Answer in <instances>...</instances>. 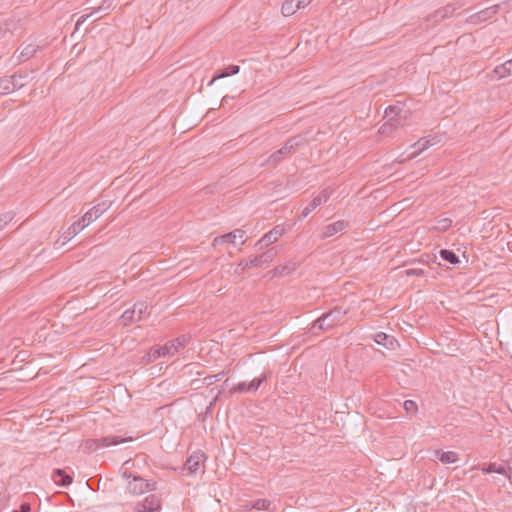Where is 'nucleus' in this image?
Returning <instances> with one entry per match:
<instances>
[{
    "mask_svg": "<svg viewBox=\"0 0 512 512\" xmlns=\"http://www.w3.org/2000/svg\"><path fill=\"white\" fill-rule=\"evenodd\" d=\"M430 140H427L425 138L420 139L417 143L414 144V147L417 148V150L414 152V155L419 154L423 150L427 149L429 146H431Z\"/></svg>",
    "mask_w": 512,
    "mask_h": 512,
    "instance_id": "nucleus-34",
    "label": "nucleus"
},
{
    "mask_svg": "<svg viewBox=\"0 0 512 512\" xmlns=\"http://www.w3.org/2000/svg\"><path fill=\"white\" fill-rule=\"evenodd\" d=\"M266 379H267V374L263 373L259 377L254 378L252 381H250L248 383V389H250V392H256L259 389L260 385L264 381H266Z\"/></svg>",
    "mask_w": 512,
    "mask_h": 512,
    "instance_id": "nucleus-31",
    "label": "nucleus"
},
{
    "mask_svg": "<svg viewBox=\"0 0 512 512\" xmlns=\"http://www.w3.org/2000/svg\"><path fill=\"white\" fill-rule=\"evenodd\" d=\"M253 268L252 264L249 263V259H242L236 266L234 273L236 275L243 274L247 269Z\"/></svg>",
    "mask_w": 512,
    "mask_h": 512,
    "instance_id": "nucleus-33",
    "label": "nucleus"
},
{
    "mask_svg": "<svg viewBox=\"0 0 512 512\" xmlns=\"http://www.w3.org/2000/svg\"><path fill=\"white\" fill-rule=\"evenodd\" d=\"M206 460V455L202 451L192 453L185 462L184 470L190 475H194L200 469L201 463Z\"/></svg>",
    "mask_w": 512,
    "mask_h": 512,
    "instance_id": "nucleus-9",
    "label": "nucleus"
},
{
    "mask_svg": "<svg viewBox=\"0 0 512 512\" xmlns=\"http://www.w3.org/2000/svg\"><path fill=\"white\" fill-rule=\"evenodd\" d=\"M312 0H296L298 4L301 5L302 8H305L311 3Z\"/></svg>",
    "mask_w": 512,
    "mask_h": 512,
    "instance_id": "nucleus-49",
    "label": "nucleus"
},
{
    "mask_svg": "<svg viewBox=\"0 0 512 512\" xmlns=\"http://www.w3.org/2000/svg\"><path fill=\"white\" fill-rule=\"evenodd\" d=\"M321 205V200L312 199L311 202L302 210L299 219L306 218L313 210H315L318 206Z\"/></svg>",
    "mask_w": 512,
    "mask_h": 512,
    "instance_id": "nucleus-30",
    "label": "nucleus"
},
{
    "mask_svg": "<svg viewBox=\"0 0 512 512\" xmlns=\"http://www.w3.org/2000/svg\"><path fill=\"white\" fill-rule=\"evenodd\" d=\"M483 474L490 473H498V474H506V468L503 465H498L496 463H489L480 468Z\"/></svg>",
    "mask_w": 512,
    "mask_h": 512,
    "instance_id": "nucleus-28",
    "label": "nucleus"
},
{
    "mask_svg": "<svg viewBox=\"0 0 512 512\" xmlns=\"http://www.w3.org/2000/svg\"><path fill=\"white\" fill-rule=\"evenodd\" d=\"M156 489V482L152 480H145L141 476H133V479L130 480L127 484V491L132 495H142L149 491H154Z\"/></svg>",
    "mask_w": 512,
    "mask_h": 512,
    "instance_id": "nucleus-6",
    "label": "nucleus"
},
{
    "mask_svg": "<svg viewBox=\"0 0 512 512\" xmlns=\"http://www.w3.org/2000/svg\"><path fill=\"white\" fill-rule=\"evenodd\" d=\"M301 8V5L296 0H285L282 4L281 12L284 16H291Z\"/></svg>",
    "mask_w": 512,
    "mask_h": 512,
    "instance_id": "nucleus-23",
    "label": "nucleus"
},
{
    "mask_svg": "<svg viewBox=\"0 0 512 512\" xmlns=\"http://www.w3.org/2000/svg\"><path fill=\"white\" fill-rule=\"evenodd\" d=\"M87 224L82 222V219L74 222L69 228L68 231L65 233L64 238L65 240L71 239L73 236L77 235L80 231H82Z\"/></svg>",
    "mask_w": 512,
    "mask_h": 512,
    "instance_id": "nucleus-26",
    "label": "nucleus"
},
{
    "mask_svg": "<svg viewBox=\"0 0 512 512\" xmlns=\"http://www.w3.org/2000/svg\"><path fill=\"white\" fill-rule=\"evenodd\" d=\"M228 98H229L228 96H224V97L222 98V104H223V103H226V102H229V99H228Z\"/></svg>",
    "mask_w": 512,
    "mask_h": 512,
    "instance_id": "nucleus-51",
    "label": "nucleus"
},
{
    "mask_svg": "<svg viewBox=\"0 0 512 512\" xmlns=\"http://www.w3.org/2000/svg\"><path fill=\"white\" fill-rule=\"evenodd\" d=\"M492 73L494 75L490 76L491 79H494L495 77L497 79H502V78L512 75V58L510 60L504 62L503 64L496 66L493 69Z\"/></svg>",
    "mask_w": 512,
    "mask_h": 512,
    "instance_id": "nucleus-17",
    "label": "nucleus"
},
{
    "mask_svg": "<svg viewBox=\"0 0 512 512\" xmlns=\"http://www.w3.org/2000/svg\"><path fill=\"white\" fill-rule=\"evenodd\" d=\"M405 411L409 414H415L418 410L417 404L413 400H406L403 403Z\"/></svg>",
    "mask_w": 512,
    "mask_h": 512,
    "instance_id": "nucleus-38",
    "label": "nucleus"
},
{
    "mask_svg": "<svg viewBox=\"0 0 512 512\" xmlns=\"http://www.w3.org/2000/svg\"><path fill=\"white\" fill-rule=\"evenodd\" d=\"M401 112L402 109L395 105L386 108L385 115L386 117L390 116V118L380 127L379 132L382 134H389L392 133L393 130L402 126L403 123L402 116L400 115Z\"/></svg>",
    "mask_w": 512,
    "mask_h": 512,
    "instance_id": "nucleus-3",
    "label": "nucleus"
},
{
    "mask_svg": "<svg viewBox=\"0 0 512 512\" xmlns=\"http://www.w3.org/2000/svg\"><path fill=\"white\" fill-rule=\"evenodd\" d=\"M9 29L6 25L0 24V39L4 38Z\"/></svg>",
    "mask_w": 512,
    "mask_h": 512,
    "instance_id": "nucleus-46",
    "label": "nucleus"
},
{
    "mask_svg": "<svg viewBox=\"0 0 512 512\" xmlns=\"http://www.w3.org/2000/svg\"><path fill=\"white\" fill-rule=\"evenodd\" d=\"M375 342L378 345L384 346L387 349H394L395 343H397V340L384 332H379L374 337Z\"/></svg>",
    "mask_w": 512,
    "mask_h": 512,
    "instance_id": "nucleus-21",
    "label": "nucleus"
},
{
    "mask_svg": "<svg viewBox=\"0 0 512 512\" xmlns=\"http://www.w3.org/2000/svg\"><path fill=\"white\" fill-rule=\"evenodd\" d=\"M499 5H493L491 7H487L473 15L470 16L471 23H480L490 19L493 15L498 12Z\"/></svg>",
    "mask_w": 512,
    "mask_h": 512,
    "instance_id": "nucleus-12",
    "label": "nucleus"
},
{
    "mask_svg": "<svg viewBox=\"0 0 512 512\" xmlns=\"http://www.w3.org/2000/svg\"><path fill=\"white\" fill-rule=\"evenodd\" d=\"M305 141L306 140L302 135H296V136L289 138L280 149L273 152L268 157L265 164H267V165L278 164L283 159H285L288 155L292 154L298 147L304 145Z\"/></svg>",
    "mask_w": 512,
    "mask_h": 512,
    "instance_id": "nucleus-2",
    "label": "nucleus"
},
{
    "mask_svg": "<svg viewBox=\"0 0 512 512\" xmlns=\"http://www.w3.org/2000/svg\"><path fill=\"white\" fill-rule=\"evenodd\" d=\"M250 392V389H248V384L246 382H239L234 387L230 389L231 394L235 393H245Z\"/></svg>",
    "mask_w": 512,
    "mask_h": 512,
    "instance_id": "nucleus-36",
    "label": "nucleus"
},
{
    "mask_svg": "<svg viewBox=\"0 0 512 512\" xmlns=\"http://www.w3.org/2000/svg\"><path fill=\"white\" fill-rule=\"evenodd\" d=\"M451 225H452L451 219L443 218V219L437 220V224L434 227V229L437 231H440V232H445L451 227Z\"/></svg>",
    "mask_w": 512,
    "mask_h": 512,
    "instance_id": "nucleus-32",
    "label": "nucleus"
},
{
    "mask_svg": "<svg viewBox=\"0 0 512 512\" xmlns=\"http://www.w3.org/2000/svg\"><path fill=\"white\" fill-rule=\"evenodd\" d=\"M134 512H147V510H145V506L141 502H138L134 507Z\"/></svg>",
    "mask_w": 512,
    "mask_h": 512,
    "instance_id": "nucleus-47",
    "label": "nucleus"
},
{
    "mask_svg": "<svg viewBox=\"0 0 512 512\" xmlns=\"http://www.w3.org/2000/svg\"><path fill=\"white\" fill-rule=\"evenodd\" d=\"M278 250L276 247L267 249L260 255L249 258V263L253 268H266L276 257Z\"/></svg>",
    "mask_w": 512,
    "mask_h": 512,
    "instance_id": "nucleus-8",
    "label": "nucleus"
},
{
    "mask_svg": "<svg viewBox=\"0 0 512 512\" xmlns=\"http://www.w3.org/2000/svg\"><path fill=\"white\" fill-rule=\"evenodd\" d=\"M133 476H136L135 474H133L132 472L130 471H127L125 470L123 473H122V477L125 478V479H133Z\"/></svg>",
    "mask_w": 512,
    "mask_h": 512,
    "instance_id": "nucleus-48",
    "label": "nucleus"
},
{
    "mask_svg": "<svg viewBox=\"0 0 512 512\" xmlns=\"http://www.w3.org/2000/svg\"><path fill=\"white\" fill-rule=\"evenodd\" d=\"M251 508L256 510H266L269 512H275L276 506L268 499H257L251 504Z\"/></svg>",
    "mask_w": 512,
    "mask_h": 512,
    "instance_id": "nucleus-25",
    "label": "nucleus"
},
{
    "mask_svg": "<svg viewBox=\"0 0 512 512\" xmlns=\"http://www.w3.org/2000/svg\"><path fill=\"white\" fill-rule=\"evenodd\" d=\"M232 233H235V240L236 239H240L241 240L240 245H244L245 244V239H244L245 231L244 230H242V229H235L234 231H232Z\"/></svg>",
    "mask_w": 512,
    "mask_h": 512,
    "instance_id": "nucleus-43",
    "label": "nucleus"
},
{
    "mask_svg": "<svg viewBox=\"0 0 512 512\" xmlns=\"http://www.w3.org/2000/svg\"><path fill=\"white\" fill-rule=\"evenodd\" d=\"M224 372L218 373L216 375H209L204 378V382L209 386L214 384L216 381H219L222 376H224Z\"/></svg>",
    "mask_w": 512,
    "mask_h": 512,
    "instance_id": "nucleus-40",
    "label": "nucleus"
},
{
    "mask_svg": "<svg viewBox=\"0 0 512 512\" xmlns=\"http://www.w3.org/2000/svg\"><path fill=\"white\" fill-rule=\"evenodd\" d=\"M240 71L239 65H229L228 67L218 69L213 75V80H219L228 76L238 74Z\"/></svg>",
    "mask_w": 512,
    "mask_h": 512,
    "instance_id": "nucleus-22",
    "label": "nucleus"
},
{
    "mask_svg": "<svg viewBox=\"0 0 512 512\" xmlns=\"http://www.w3.org/2000/svg\"><path fill=\"white\" fill-rule=\"evenodd\" d=\"M39 46L35 44H28L22 48L18 56L19 62H24L33 57L38 51Z\"/></svg>",
    "mask_w": 512,
    "mask_h": 512,
    "instance_id": "nucleus-24",
    "label": "nucleus"
},
{
    "mask_svg": "<svg viewBox=\"0 0 512 512\" xmlns=\"http://www.w3.org/2000/svg\"><path fill=\"white\" fill-rule=\"evenodd\" d=\"M330 193L324 189L314 199L321 200V204L325 203L329 199Z\"/></svg>",
    "mask_w": 512,
    "mask_h": 512,
    "instance_id": "nucleus-42",
    "label": "nucleus"
},
{
    "mask_svg": "<svg viewBox=\"0 0 512 512\" xmlns=\"http://www.w3.org/2000/svg\"><path fill=\"white\" fill-rule=\"evenodd\" d=\"M284 233V227L282 225H277L272 230L264 234L262 238L256 243V246H259L260 249H263L264 247H267L270 244L276 242Z\"/></svg>",
    "mask_w": 512,
    "mask_h": 512,
    "instance_id": "nucleus-10",
    "label": "nucleus"
},
{
    "mask_svg": "<svg viewBox=\"0 0 512 512\" xmlns=\"http://www.w3.org/2000/svg\"><path fill=\"white\" fill-rule=\"evenodd\" d=\"M2 347H3V345H2V344H0V350L2 349Z\"/></svg>",
    "mask_w": 512,
    "mask_h": 512,
    "instance_id": "nucleus-54",
    "label": "nucleus"
},
{
    "mask_svg": "<svg viewBox=\"0 0 512 512\" xmlns=\"http://www.w3.org/2000/svg\"><path fill=\"white\" fill-rule=\"evenodd\" d=\"M346 314V310H344L340 306H336L328 312L322 314L318 317L312 324L311 331L313 334H317V330H327L332 328L335 324H337Z\"/></svg>",
    "mask_w": 512,
    "mask_h": 512,
    "instance_id": "nucleus-1",
    "label": "nucleus"
},
{
    "mask_svg": "<svg viewBox=\"0 0 512 512\" xmlns=\"http://www.w3.org/2000/svg\"><path fill=\"white\" fill-rule=\"evenodd\" d=\"M235 244V233L229 232L226 234H223L221 236H217L214 238L212 242L213 247H217L219 245L223 244Z\"/></svg>",
    "mask_w": 512,
    "mask_h": 512,
    "instance_id": "nucleus-27",
    "label": "nucleus"
},
{
    "mask_svg": "<svg viewBox=\"0 0 512 512\" xmlns=\"http://www.w3.org/2000/svg\"><path fill=\"white\" fill-rule=\"evenodd\" d=\"M9 78L13 81H14V79H16L17 81H21L24 83V86H25L27 83L28 74L25 72L18 71V72H15L12 76H9Z\"/></svg>",
    "mask_w": 512,
    "mask_h": 512,
    "instance_id": "nucleus-39",
    "label": "nucleus"
},
{
    "mask_svg": "<svg viewBox=\"0 0 512 512\" xmlns=\"http://www.w3.org/2000/svg\"><path fill=\"white\" fill-rule=\"evenodd\" d=\"M11 80L9 77H1L0 78V95H6L9 94L16 89H20L24 86V83L21 81H17L16 79Z\"/></svg>",
    "mask_w": 512,
    "mask_h": 512,
    "instance_id": "nucleus-13",
    "label": "nucleus"
},
{
    "mask_svg": "<svg viewBox=\"0 0 512 512\" xmlns=\"http://www.w3.org/2000/svg\"><path fill=\"white\" fill-rule=\"evenodd\" d=\"M150 315L149 306L145 302H137L132 308L126 309L121 318L125 325L140 321Z\"/></svg>",
    "mask_w": 512,
    "mask_h": 512,
    "instance_id": "nucleus-4",
    "label": "nucleus"
},
{
    "mask_svg": "<svg viewBox=\"0 0 512 512\" xmlns=\"http://www.w3.org/2000/svg\"><path fill=\"white\" fill-rule=\"evenodd\" d=\"M15 214L13 212H6L0 215V230H2L8 223H10Z\"/></svg>",
    "mask_w": 512,
    "mask_h": 512,
    "instance_id": "nucleus-35",
    "label": "nucleus"
},
{
    "mask_svg": "<svg viewBox=\"0 0 512 512\" xmlns=\"http://www.w3.org/2000/svg\"><path fill=\"white\" fill-rule=\"evenodd\" d=\"M160 357H165L163 349L160 345L152 346L149 351L142 357V362L145 364H149L154 362Z\"/></svg>",
    "mask_w": 512,
    "mask_h": 512,
    "instance_id": "nucleus-19",
    "label": "nucleus"
},
{
    "mask_svg": "<svg viewBox=\"0 0 512 512\" xmlns=\"http://www.w3.org/2000/svg\"><path fill=\"white\" fill-rule=\"evenodd\" d=\"M132 437L109 435L96 440L98 446L109 447L132 441Z\"/></svg>",
    "mask_w": 512,
    "mask_h": 512,
    "instance_id": "nucleus-14",
    "label": "nucleus"
},
{
    "mask_svg": "<svg viewBox=\"0 0 512 512\" xmlns=\"http://www.w3.org/2000/svg\"><path fill=\"white\" fill-rule=\"evenodd\" d=\"M349 226V223L344 220H339L329 225H326L322 232V238H329L338 232L345 231Z\"/></svg>",
    "mask_w": 512,
    "mask_h": 512,
    "instance_id": "nucleus-15",
    "label": "nucleus"
},
{
    "mask_svg": "<svg viewBox=\"0 0 512 512\" xmlns=\"http://www.w3.org/2000/svg\"><path fill=\"white\" fill-rule=\"evenodd\" d=\"M434 457L440 460L443 464H452L459 460V455L454 451H441L435 450Z\"/></svg>",
    "mask_w": 512,
    "mask_h": 512,
    "instance_id": "nucleus-20",
    "label": "nucleus"
},
{
    "mask_svg": "<svg viewBox=\"0 0 512 512\" xmlns=\"http://www.w3.org/2000/svg\"><path fill=\"white\" fill-rule=\"evenodd\" d=\"M51 478L55 484L63 487L69 486L73 481L72 476L69 475L64 469H55Z\"/></svg>",
    "mask_w": 512,
    "mask_h": 512,
    "instance_id": "nucleus-16",
    "label": "nucleus"
},
{
    "mask_svg": "<svg viewBox=\"0 0 512 512\" xmlns=\"http://www.w3.org/2000/svg\"><path fill=\"white\" fill-rule=\"evenodd\" d=\"M216 80H213V78L208 82V86H211L213 85V83L215 82Z\"/></svg>",
    "mask_w": 512,
    "mask_h": 512,
    "instance_id": "nucleus-53",
    "label": "nucleus"
},
{
    "mask_svg": "<svg viewBox=\"0 0 512 512\" xmlns=\"http://www.w3.org/2000/svg\"><path fill=\"white\" fill-rule=\"evenodd\" d=\"M90 15L91 14H86L79 17L75 24L76 29H79V27L90 17Z\"/></svg>",
    "mask_w": 512,
    "mask_h": 512,
    "instance_id": "nucleus-45",
    "label": "nucleus"
},
{
    "mask_svg": "<svg viewBox=\"0 0 512 512\" xmlns=\"http://www.w3.org/2000/svg\"><path fill=\"white\" fill-rule=\"evenodd\" d=\"M108 206L105 202L99 203L95 206H93L89 211H87L82 216V222L89 225L91 222L95 221L97 218H99L106 210Z\"/></svg>",
    "mask_w": 512,
    "mask_h": 512,
    "instance_id": "nucleus-11",
    "label": "nucleus"
},
{
    "mask_svg": "<svg viewBox=\"0 0 512 512\" xmlns=\"http://www.w3.org/2000/svg\"><path fill=\"white\" fill-rule=\"evenodd\" d=\"M12 512H31V504L28 502H23L21 503L19 509L13 510Z\"/></svg>",
    "mask_w": 512,
    "mask_h": 512,
    "instance_id": "nucleus-44",
    "label": "nucleus"
},
{
    "mask_svg": "<svg viewBox=\"0 0 512 512\" xmlns=\"http://www.w3.org/2000/svg\"><path fill=\"white\" fill-rule=\"evenodd\" d=\"M190 341L189 335H181L173 340L166 342L162 347L165 356H173L181 349H184Z\"/></svg>",
    "mask_w": 512,
    "mask_h": 512,
    "instance_id": "nucleus-7",
    "label": "nucleus"
},
{
    "mask_svg": "<svg viewBox=\"0 0 512 512\" xmlns=\"http://www.w3.org/2000/svg\"><path fill=\"white\" fill-rule=\"evenodd\" d=\"M294 267H291V266H288V265H279L275 268V272L276 274H278L279 276H287L289 275L292 271H294Z\"/></svg>",
    "mask_w": 512,
    "mask_h": 512,
    "instance_id": "nucleus-37",
    "label": "nucleus"
},
{
    "mask_svg": "<svg viewBox=\"0 0 512 512\" xmlns=\"http://www.w3.org/2000/svg\"><path fill=\"white\" fill-rule=\"evenodd\" d=\"M228 98H229L228 96H224V97L222 98V104H223V103H226V102H229V99H228Z\"/></svg>",
    "mask_w": 512,
    "mask_h": 512,
    "instance_id": "nucleus-52",
    "label": "nucleus"
},
{
    "mask_svg": "<svg viewBox=\"0 0 512 512\" xmlns=\"http://www.w3.org/2000/svg\"><path fill=\"white\" fill-rule=\"evenodd\" d=\"M439 254L444 261H447L450 264L457 265L460 263L459 257L452 250L441 249Z\"/></svg>",
    "mask_w": 512,
    "mask_h": 512,
    "instance_id": "nucleus-29",
    "label": "nucleus"
},
{
    "mask_svg": "<svg viewBox=\"0 0 512 512\" xmlns=\"http://www.w3.org/2000/svg\"><path fill=\"white\" fill-rule=\"evenodd\" d=\"M407 276H423L424 270L421 268H410L405 271Z\"/></svg>",
    "mask_w": 512,
    "mask_h": 512,
    "instance_id": "nucleus-41",
    "label": "nucleus"
},
{
    "mask_svg": "<svg viewBox=\"0 0 512 512\" xmlns=\"http://www.w3.org/2000/svg\"><path fill=\"white\" fill-rule=\"evenodd\" d=\"M252 502H253V501H248V502H246V503L244 504V508H245L246 510H250V509H252V508H251V504H252Z\"/></svg>",
    "mask_w": 512,
    "mask_h": 512,
    "instance_id": "nucleus-50",
    "label": "nucleus"
},
{
    "mask_svg": "<svg viewBox=\"0 0 512 512\" xmlns=\"http://www.w3.org/2000/svg\"><path fill=\"white\" fill-rule=\"evenodd\" d=\"M464 5L462 0H457L454 3L447 4L446 6L437 9L434 13L430 14L426 18V22L428 26H435L442 20L450 17L457 9L461 8Z\"/></svg>",
    "mask_w": 512,
    "mask_h": 512,
    "instance_id": "nucleus-5",
    "label": "nucleus"
},
{
    "mask_svg": "<svg viewBox=\"0 0 512 512\" xmlns=\"http://www.w3.org/2000/svg\"><path fill=\"white\" fill-rule=\"evenodd\" d=\"M141 504L143 506H145V510H147V512H155V511L160 510L161 507H162L161 499L158 496L154 495V494L148 495L141 502Z\"/></svg>",
    "mask_w": 512,
    "mask_h": 512,
    "instance_id": "nucleus-18",
    "label": "nucleus"
}]
</instances>
